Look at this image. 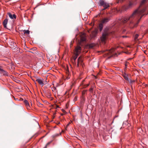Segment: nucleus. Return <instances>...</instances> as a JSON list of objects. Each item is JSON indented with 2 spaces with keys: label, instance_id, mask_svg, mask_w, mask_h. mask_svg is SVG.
I'll use <instances>...</instances> for the list:
<instances>
[{
  "label": "nucleus",
  "instance_id": "1",
  "mask_svg": "<svg viewBox=\"0 0 148 148\" xmlns=\"http://www.w3.org/2000/svg\"><path fill=\"white\" fill-rule=\"evenodd\" d=\"M142 11L143 12H139L138 9L136 10L130 16L125 17L123 20H122L123 22L124 23H125L128 20H131L135 16H139V14L145 11V10H143Z\"/></svg>",
  "mask_w": 148,
  "mask_h": 148
},
{
  "label": "nucleus",
  "instance_id": "2",
  "mask_svg": "<svg viewBox=\"0 0 148 148\" xmlns=\"http://www.w3.org/2000/svg\"><path fill=\"white\" fill-rule=\"evenodd\" d=\"M98 4L99 6H102L104 7V8L102 9V10H106L110 6L109 3H107L103 0H100Z\"/></svg>",
  "mask_w": 148,
  "mask_h": 148
},
{
  "label": "nucleus",
  "instance_id": "3",
  "mask_svg": "<svg viewBox=\"0 0 148 148\" xmlns=\"http://www.w3.org/2000/svg\"><path fill=\"white\" fill-rule=\"evenodd\" d=\"M81 47L79 46H77L75 49V56H73V59L75 61L79 54L80 53Z\"/></svg>",
  "mask_w": 148,
  "mask_h": 148
},
{
  "label": "nucleus",
  "instance_id": "4",
  "mask_svg": "<svg viewBox=\"0 0 148 148\" xmlns=\"http://www.w3.org/2000/svg\"><path fill=\"white\" fill-rule=\"evenodd\" d=\"M148 1V0H142L140 2V5L139 7V8L137 9H138V11L139 12H143V10H145V11L143 12H142L141 14H139V15L143 13L145 11V9L144 8L142 10H139V8L142 5H144L145 3H146L147 1Z\"/></svg>",
  "mask_w": 148,
  "mask_h": 148
},
{
  "label": "nucleus",
  "instance_id": "5",
  "mask_svg": "<svg viewBox=\"0 0 148 148\" xmlns=\"http://www.w3.org/2000/svg\"><path fill=\"white\" fill-rule=\"evenodd\" d=\"M114 48L107 50L106 51L105 53L106 56H108L111 55L112 53L114 52Z\"/></svg>",
  "mask_w": 148,
  "mask_h": 148
},
{
  "label": "nucleus",
  "instance_id": "6",
  "mask_svg": "<svg viewBox=\"0 0 148 148\" xmlns=\"http://www.w3.org/2000/svg\"><path fill=\"white\" fill-rule=\"evenodd\" d=\"M110 20V17H108L103 18L101 21V22L103 24H105L109 21Z\"/></svg>",
  "mask_w": 148,
  "mask_h": 148
},
{
  "label": "nucleus",
  "instance_id": "7",
  "mask_svg": "<svg viewBox=\"0 0 148 148\" xmlns=\"http://www.w3.org/2000/svg\"><path fill=\"white\" fill-rule=\"evenodd\" d=\"M108 35V34L106 32L103 34L102 35L101 38V40L102 42H103L105 41Z\"/></svg>",
  "mask_w": 148,
  "mask_h": 148
},
{
  "label": "nucleus",
  "instance_id": "8",
  "mask_svg": "<svg viewBox=\"0 0 148 148\" xmlns=\"http://www.w3.org/2000/svg\"><path fill=\"white\" fill-rule=\"evenodd\" d=\"M80 40L82 42H83L86 41V36L85 34L84 33L81 35Z\"/></svg>",
  "mask_w": 148,
  "mask_h": 148
},
{
  "label": "nucleus",
  "instance_id": "9",
  "mask_svg": "<svg viewBox=\"0 0 148 148\" xmlns=\"http://www.w3.org/2000/svg\"><path fill=\"white\" fill-rule=\"evenodd\" d=\"M25 105L27 109H30V107L28 101L26 100H25L24 101Z\"/></svg>",
  "mask_w": 148,
  "mask_h": 148
},
{
  "label": "nucleus",
  "instance_id": "10",
  "mask_svg": "<svg viewBox=\"0 0 148 148\" xmlns=\"http://www.w3.org/2000/svg\"><path fill=\"white\" fill-rule=\"evenodd\" d=\"M8 22V19L7 18L5 19L3 22V25L4 27L6 29H8L7 27V24Z\"/></svg>",
  "mask_w": 148,
  "mask_h": 148
},
{
  "label": "nucleus",
  "instance_id": "11",
  "mask_svg": "<svg viewBox=\"0 0 148 148\" xmlns=\"http://www.w3.org/2000/svg\"><path fill=\"white\" fill-rule=\"evenodd\" d=\"M43 79H36V81L38 83L42 86L44 85V83L43 82Z\"/></svg>",
  "mask_w": 148,
  "mask_h": 148
},
{
  "label": "nucleus",
  "instance_id": "12",
  "mask_svg": "<svg viewBox=\"0 0 148 148\" xmlns=\"http://www.w3.org/2000/svg\"><path fill=\"white\" fill-rule=\"evenodd\" d=\"M0 71H1L2 73L5 76H8V73L5 71L3 69L0 68Z\"/></svg>",
  "mask_w": 148,
  "mask_h": 148
},
{
  "label": "nucleus",
  "instance_id": "13",
  "mask_svg": "<svg viewBox=\"0 0 148 148\" xmlns=\"http://www.w3.org/2000/svg\"><path fill=\"white\" fill-rule=\"evenodd\" d=\"M8 14L9 17L11 19L16 18V16L15 14H13V15H12L10 13H8Z\"/></svg>",
  "mask_w": 148,
  "mask_h": 148
},
{
  "label": "nucleus",
  "instance_id": "14",
  "mask_svg": "<svg viewBox=\"0 0 148 148\" xmlns=\"http://www.w3.org/2000/svg\"><path fill=\"white\" fill-rule=\"evenodd\" d=\"M103 23H102L101 22L99 24V30L100 31H101L103 27Z\"/></svg>",
  "mask_w": 148,
  "mask_h": 148
},
{
  "label": "nucleus",
  "instance_id": "15",
  "mask_svg": "<svg viewBox=\"0 0 148 148\" xmlns=\"http://www.w3.org/2000/svg\"><path fill=\"white\" fill-rule=\"evenodd\" d=\"M143 15H142L140 17V19L138 20L137 22V23H136L134 25V27H132V28H134V27H136L137 26L138 23H139V22H140V19L142 18V16H143Z\"/></svg>",
  "mask_w": 148,
  "mask_h": 148
},
{
  "label": "nucleus",
  "instance_id": "16",
  "mask_svg": "<svg viewBox=\"0 0 148 148\" xmlns=\"http://www.w3.org/2000/svg\"><path fill=\"white\" fill-rule=\"evenodd\" d=\"M66 72L67 74L69 75V72L68 66H66Z\"/></svg>",
  "mask_w": 148,
  "mask_h": 148
},
{
  "label": "nucleus",
  "instance_id": "17",
  "mask_svg": "<svg viewBox=\"0 0 148 148\" xmlns=\"http://www.w3.org/2000/svg\"><path fill=\"white\" fill-rule=\"evenodd\" d=\"M133 5V3L131 2H130L129 5L127 7V8H130L132 7Z\"/></svg>",
  "mask_w": 148,
  "mask_h": 148
},
{
  "label": "nucleus",
  "instance_id": "18",
  "mask_svg": "<svg viewBox=\"0 0 148 148\" xmlns=\"http://www.w3.org/2000/svg\"><path fill=\"white\" fill-rule=\"evenodd\" d=\"M123 77L124 78V79L126 80H128V76L126 74H124L123 75Z\"/></svg>",
  "mask_w": 148,
  "mask_h": 148
},
{
  "label": "nucleus",
  "instance_id": "19",
  "mask_svg": "<svg viewBox=\"0 0 148 148\" xmlns=\"http://www.w3.org/2000/svg\"><path fill=\"white\" fill-rule=\"evenodd\" d=\"M96 32L95 31L93 32L92 33V38H94L96 36Z\"/></svg>",
  "mask_w": 148,
  "mask_h": 148
},
{
  "label": "nucleus",
  "instance_id": "20",
  "mask_svg": "<svg viewBox=\"0 0 148 148\" xmlns=\"http://www.w3.org/2000/svg\"><path fill=\"white\" fill-rule=\"evenodd\" d=\"M135 82V80H131L130 81V84L131 85V88H132V89H133V86H132V85Z\"/></svg>",
  "mask_w": 148,
  "mask_h": 148
},
{
  "label": "nucleus",
  "instance_id": "21",
  "mask_svg": "<svg viewBox=\"0 0 148 148\" xmlns=\"http://www.w3.org/2000/svg\"><path fill=\"white\" fill-rule=\"evenodd\" d=\"M24 34H29V30H24Z\"/></svg>",
  "mask_w": 148,
  "mask_h": 148
},
{
  "label": "nucleus",
  "instance_id": "22",
  "mask_svg": "<svg viewBox=\"0 0 148 148\" xmlns=\"http://www.w3.org/2000/svg\"><path fill=\"white\" fill-rule=\"evenodd\" d=\"M89 84H84L83 86H82V88H86L88 86H89Z\"/></svg>",
  "mask_w": 148,
  "mask_h": 148
},
{
  "label": "nucleus",
  "instance_id": "23",
  "mask_svg": "<svg viewBox=\"0 0 148 148\" xmlns=\"http://www.w3.org/2000/svg\"><path fill=\"white\" fill-rule=\"evenodd\" d=\"M138 37V34H135L134 37V40H137V38Z\"/></svg>",
  "mask_w": 148,
  "mask_h": 148
},
{
  "label": "nucleus",
  "instance_id": "24",
  "mask_svg": "<svg viewBox=\"0 0 148 148\" xmlns=\"http://www.w3.org/2000/svg\"><path fill=\"white\" fill-rule=\"evenodd\" d=\"M78 62H82V57H80L78 59Z\"/></svg>",
  "mask_w": 148,
  "mask_h": 148
},
{
  "label": "nucleus",
  "instance_id": "25",
  "mask_svg": "<svg viewBox=\"0 0 148 148\" xmlns=\"http://www.w3.org/2000/svg\"><path fill=\"white\" fill-rule=\"evenodd\" d=\"M93 87H91L89 89V91L91 92H93Z\"/></svg>",
  "mask_w": 148,
  "mask_h": 148
},
{
  "label": "nucleus",
  "instance_id": "26",
  "mask_svg": "<svg viewBox=\"0 0 148 148\" xmlns=\"http://www.w3.org/2000/svg\"><path fill=\"white\" fill-rule=\"evenodd\" d=\"M87 90H84L82 91V95H84L86 92Z\"/></svg>",
  "mask_w": 148,
  "mask_h": 148
},
{
  "label": "nucleus",
  "instance_id": "27",
  "mask_svg": "<svg viewBox=\"0 0 148 148\" xmlns=\"http://www.w3.org/2000/svg\"><path fill=\"white\" fill-rule=\"evenodd\" d=\"M85 81V80H83L82 82L81 83L80 85L82 86L84 85L83 82Z\"/></svg>",
  "mask_w": 148,
  "mask_h": 148
},
{
  "label": "nucleus",
  "instance_id": "28",
  "mask_svg": "<svg viewBox=\"0 0 148 148\" xmlns=\"http://www.w3.org/2000/svg\"><path fill=\"white\" fill-rule=\"evenodd\" d=\"M93 47V46L92 45H89V47L90 48H92Z\"/></svg>",
  "mask_w": 148,
  "mask_h": 148
},
{
  "label": "nucleus",
  "instance_id": "29",
  "mask_svg": "<svg viewBox=\"0 0 148 148\" xmlns=\"http://www.w3.org/2000/svg\"><path fill=\"white\" fill-rule=\"evenodd\" d=\"M32 79L34 82L36 81V80H35L33 78H32Z\"/></svg>",
  "mask_w": 148,
  "mask_h": 148
},
{
  "label": "nucleus",
  "instance_id": "30",
  "mask_svg": "<svg viewBox=\"0 0 148 148\" xmlns=\"http://www.w3.org/2000/svg\"><path fill=\"white\" fill-rule=\"evenodd\" d=\"M49 144H50V143H48L47 144V145H46V147L47 145H49Z\"/></svg>",
  "mask_w": 148,
  "mask_h": 148
},
{
  "label": "nucleus",
  "instance_id": "31",
  "mask_svg": "<svg viewBox=\"0 0 148 148\" xmlns=\"http://www.w3.org/2000/svg\"><path fill=\"white\" fill-rule=\"evenodd\" d=\"M70 123H69L67 125V126H66V127H68V126L69 125V124H70Z\"/></svg>",
  "mask_w": 148,
  "mask_h": 148
},
{
  "label": "nucleus",
  "instance_id": "32",
  "mask_svg": "<svg viewBox=\"0 0 148 148\" xmlns=\"http://www.w3.org/2000/svg\"><path fill=\"white\" fill-rule=\"evenodd\" d=\"M112 56H111L109 57L108 58H111Z\"/></svg>",
  "mask_w": 148,
  "mask_h": 148
},
{
  "label": "nucleus",
  "instance_id": "33",
  "mask_svg": "<svg viewBox=\"0 0 148 148\" xmlns=\"http://www.w3.org/2000/svg\"><path fill=\"white\" fill-rule=\"evenodd\" d=\"M55 114V113H54V114H53V118H54V117H55V116H54V115Z\"/></svg>",
  "mask_w": 148,
  "mask_h": 148
},
{
  "label": "nucleus",
  "instance_id": "34",
  "mask_svg": "<svg viewBox=\"0 0 148 148\" xmlns=\"http://www.w3.org/2000/svg\"><path fill=\"white\" fill-rule=\"evenodd\" d=\"M58 125V124H60V122H58V123L57 124Z\"/></svg>",
  "mask_w": 148,
  "mask_h": 148
},
{
  "label": "nucleus",
  "instance_id": "35",
  "mask_svg": "<svg viewBox=\"0 0 148 148\" xmlns=\"http://www.w3.org/2000/svg\"><path fill=\"white\" fill-rule=\"evenodd\" d=\"M122 37H123V38H124L125 37H126V36H122Z\"/></svg>",
  "mask_w": 148,
  "mask_h": 148
},
{
  "label": "nucleus",
  "instance_id": "36",
  "mask_svg": "<svg viewBox=\"0 0 148 148\" xmlns=\"http://www.w3.org/2000/svg\"><path fill=\"white\" fill-rule=\"evenodd\" d=\"M79 62H78V64H77V65L78 67L79 66Z\"/></svg>",
  "mask_w": 148,
  "mask_h": 148
},
{
  "label": "nucleus",
  "instance_id": "37",
  "mask_svg": "<svg viewBox=\"0 0 148 148\" xmlns=\"http://www.w3.org/2000/svg\"><path fill=\"white\" fill-rule=\"evenodd\" d=\"M36 123L37 124L39 125V124H38V123L37 122H36Z\"/></svg>",
  "mask_w": 148,
  "mask_h": 148
},
{
  "label": "nucleus",
  "instance_id": "38",
  "mask_svg": "<svg viewBox=\"0 0 148 148\" xmlns=\"http://www.w3.org/2000/svg\"><path fill=\"white\" fill-rule=\"evenodd\" d=\"M57 108H59V106H57Z\"/></svg>",
  "mask_w": 148,
  "mask_h": 148
},
{
  "label": "nucleus",
  "instance_id": "39",
  "mask_svg": "<svg viewBox=\"0 0 148 148\" xmlns=\"http://www.w3.org/2000/svg\"><path fill=\"white\" fill-rule=\"evenodd\" d=\"M39 105H42V104H41V103H39Z\"/></svg>",
  "mask_w": 148,
  "mask_h": 148
},
{
  "label": "nucleus",
  "instance_id": "40",
  "mask_svg": "<svg viewBox=\"0 0 148 148\" xmlns=\"http://www.w3.org/2000/svg\"><path fill=\"white\" fill-rule=\"evenodd\" d=\"M63 112H64L65 111V110H63Z\"/></svg>",
  "mask_w": 148,
  "mask_h": 148
},
{
  "label": "nucleus",
  "instance_id": "41",
  "mask_svg": "<svg viewBox=\"0 0 148 148\" xmlns=\"http://www.w3.org/2000/svg\"><path fill=\"white\" fill-rule=\"evenodd\" d=\"M147 86V84H146V85L145 86Z\"/></svg>",
  "mask_w": 148,
  "mask_h": 148
},
{
  "label": "nucleus",
  "instance_id": "42",
  "mask_svg": "<svg viewBox=\"0 0 148 148\" xmlns=\"http://www.w3.org/2000/svg\"><path fill=\"white\" fill-rule=\"evenodd\" d=\"M55 89H56V88H55Z\"/></svg>",
  "mask_w": 148,
  "mask_h": 148
}]
</instances>
